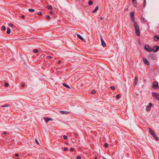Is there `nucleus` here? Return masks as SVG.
Segmentation results:
<instances>
[{"mask_svg": "<svg viewBox=\"0 0 159 159\" xmlns=\"http://www.w3.org/2000/svg\"><path fill=\"white\" fill-rule=\"evenodd\" d=\"M111 89L113 90L115 89V87L113 86H111Z\"/></svg>", "mask_w": 159, "mask_h": 159, "instance_id": "c9c22d12", "label": "nucleus"}, {"mask_svg": "<svg viewBox=\"0 0 159 159\" xmlns=\"http://www.w3.org/2000/svg\"><path fill=\"white\" fill-rule=\"evenodd\" d=\"M149 132L152 135H154V134H155V133L154 132V131L152 130L151 128H149Z\"/></svg>", "mask_w": 159, "mask_h": 159, "instance_id": "9b49d317", "label": "nucleus"}, {"mask_svg": "<svg viewBox=\"0 0 159 159\" xmlns=\"http://www.w3.org/2000/svg\"><path fill=\"white\" fill-rule=\"evenodd\" d=\"M75 136H76V137H77L78 136V135L77 134H76L75 135Z\"/></svg>", "mask_w": 159, "mask_h": 159, "instance_id": "3c124183", "label": "nucleus"}, {"mask_svg": "<svg viewBox=\"0 0 159 159\" xmlns=\"http://www.w3.org/2000/svg\"><path fill=\"white\" fill-rule=\"evenodd\" d=\"M152 103H149V104L148 106L147 107V108H149L150 107H151L152 106Z\"/></svg>", "mask_w": 159, "mask_h": 159, "instance_id": "a878e982", "label": "nucleus"}, {"mask_svg": "<svg viewBox=\"0 0 159 159\" xmlns=\"http://www.w3.org/2000/svg\"><path fill=\"white\" fill-rule=\"evenodd\" d=\"M134 26L135 30V33L138 36H140L139 27L136 22H135L134 24Z\"/></svg>", "mask_w": 159, "mask_h": 159, "instance_id": "f257e3e1", "label": "nucleus"}, {"mask_svg": "<svg viewBox=\"0 0 159 159\" xmlns=\"http://www.w3.org/2000/svg\"><path fill=\"white\" fill-rule=\"evenodd\" d=\"M7 134V132H6L5 131V132H3V134Z\"/></svg>", "mask_w": 159, "mask_h": 159, "instance_id": "09e8293b", "label": "nucleus"}, {"mask_svg": "<svg viewBox=\"0 0 159 159\" xmlns=\"http://www.w3.org/2000/svg\"><path fill=\"white\" fill-rule=\"evenodd\" d=\"M143 61H144V63L145 64L147 65H149V62L148 61V60H147L145 58H143Z\"/></svg>", "mask_w": 159, "mask_h": 159, "instance_id": "6e6552de", "label": "nucleus"}, {"mask_svg": "<svg viewBox=\"0 0 159 159\" xmlns=\"http://www.w3.org/2000/svg\"><path fill=\"white\" fill-rule=\"evenodd\" d=\"M63 85L65 87H66V88H68V89H70V88L69 87V86L68 85L66 84L65 83H63Z\"/></svg>", "mask_w": 159, "mask_h": 159, "instance_id": "aec40b11", "label": "nucleus"}, {"mask_svg": "<svg viewBox=\"0 0 159 159\" xmlns=\"http://www.w3.org/2000/svg\"><path fill=\"white\" fill-rule=\"evenodd\" d=\"M136 0H132V1H136Z\"/></svg>", "mask_w": 159, "mask_h": 159, "instance_id": "864d4df0", "label": "nucleus"}, {"mask_svg": "<svg viewBox=\"0 0 159 159\" xmlns=\"http://www.w3.org/2000/svg\"><path fill=\"white\" fill-rule=\"evenodd\" d=\"M152 87L154 89H157L159 88L158 83L157 81H154L153 83Z\"/></svg>", "mask_w": 159, "mask_h": 159, "instance_id": "f03ea898", "label": "nucleus"}, {"mask_svg": "<svg viewBox=\"0 0 159 159\" xmlns=\"http://www.w3.org/2000/svg\"><path fill=\"white\" fill-rule=\"evenodd\" d=\"M132 3L134 5L135 7H137V2L136 0V1H132Z\"/></svg>", "mask_w": 159, "mask_h": 159, "instance_id": "2eb2a0df", "label": "nucleus"}, {"mask_svg": "<svg viewBox=\"0 0 159 159\" xmlns=\"http://www.w3.org/2000/svg\"><path fill=\"white\" fill-rule=\"evenodd\" d=\"M36 143L38 145L39 144V143L38 142V140L36 139Z\"/></svg>", "mask_w": 159, "mask_h": 159, "instance_id": "c03bdc74", "label": "nucleus"}, {"mask_svg": "<svg viewBox=\"0 0 159 159\" xmlns=\"http://www.w3.org/2000/svg\"><path fill=\"white\" fill-rule=\"evenodd\" d=\"M30 12H33L35 11V10L31 8L29 9L28 10Z\"/></svg>", "mask_w": 159, "mask_h": 159, "instance_id": "393cba45", "label": "nucleus"}, {"mask_svg": "<svg viewBox=\"0 0 159 159\" xmlns=\"http://www.w3.org/2000/svg\"><path fill=\"white\" fill-rule=\"evenodd\" d=\"M21 86H22V87H25V84H22V85H21Z\"/></svg>", "mask_w": 159, "mask_h": 159, "instance_id": "de8ad7c7", "label": "nucleus"}, {"mask_svg": "<svg viewBox=\"0 0 159 159\" xmlns=\"http://www.w3.org/2000/svg\"><path fill=\"white\" fill-rule=\"evenodd\" d=\"M95 92H96L95 90H93L91 92L92 93L94 94V93H95Z\"/></svg>", "mask_w": 159, "mask_h": 159, "instance_id": "473e14b6", "label": "nucleus"}, {"mask_svg": "<svg viewBox=\"0 0 159 159\" xmlns=\"http://www.w3.org/2000/svg\"><path fill=\"white\" fill-rule=\"evenodd\" d=\"M61 63V61H60V60H59L58 61H57V63L58 64H60V63Z\"/></svg>", "mask_w": 159, "mask_h": 159, "instance_id": "49530a36", "label": "nucleus"}, {"mask_svg": "<svg viewBox=\"0 0 159 159\" xmlns=\"http://www.w3.org/2000/svg\"><path fill=\"white\" fill-rule=\"evenodd\" d=\"M152 136L154 138H155V139L156 140H159V138L156 136V135L155 134V133L154 134V135H153Z\"/></svg>", "mask_w": 159, "mask_h": 159, "instance_id": "ddd939ff", "label": "nucleus"}, {"mask_svg": "<svg viewBox=\"0 0 159 159\" xmlns=\"http://www.w3.org/2000/svg\"><path fill=\"white\" fill-rule=\"evenodd\" d=\"M141 21L142 22H147V20L145 19L144 17H141Z\"/></svg>", "mask_w": 159, "mask_h": 159, "instance_id": "a211bd4d", "label": "nucleus"}, {"mask_svg": "<svg viewBox=\"0 0 159 159\" xmlns=\"http://www.w3.org/2000/svg\"><path fill=\"white\" fill-rule=\"evenodd\" d=\"M94 159H98L97 157H95Z\"/></svg>", "mask_w": 159, "mask_h": 159, "instance_id": "603ef678", "label": "nucleus"}, {"mask_svg": "<svg viewBox=\"0 0 159 159\" xmlns=\"http://www.w3.org/2000/svg\"><path fill=\"white\" fill-rule=\"evenodd\" d=\"M47 8L49 10H52V7L51 5H49L47 6Z\"/></svg>", "mask_w": 159, "mask_h": 159, "instance_id": "4be33fe9", "label": "nucleus"}, {"mask_svg": "<svg viewBox=\"0 0 159 159\" xmlns=\"http://www.w3.org/2000/svg\"><path fill=\"white\" fill-rule=\"evenodd\" d=\"M145 4H146V0H144V2L143 4V8H144L145 6Z\"/></svg>", "mask_w": 159, "mask_h": 159, "instance_id": "bb28decb", "label": "nucleus"}, {"mask_svg": "<svg viewBox=\"0 0 159 159\" xmlns=\"http://www.w3.org/2000/svg\"><path fill=\"white\" fill-rule=\"evenodd\" d=\"M159 49V47L158 46H155L153 47L152 51L155 52H157Z\"/></svg>", "mask_w": 159, "mask_h": 159, "instance_id": "423d86ee", "label": "nucleus"}, {"mask_svg": "<svg viewBox=\"0 0 159 159\" xmlns=\"http://www.w3.org/2000/svg\"><path fill=\"white\" fill-rule=\"evenodd\" d=\"M38 14L39 16H41L42 15V13L40 11L38 13Z\"/></svg>", "mask_w": 159, "mask_h": 159, "instance_id": "c85d7f7f", "label": "nucleus"}, {"mask_svg": "<svg viewBox=\"0 0 159 159\" xmlns=\"http://www.w3.org/2000/svg\"><path fill=\"white\" fill-rule=\"evenodd\" d=\"M11 33V30L10 29V28L9 27H8L7 28V34H9L10 33Z\"/></svg>", "mask_w": 159, "mask_h": 159, "instance_id": "6ab92c4d", "label": "nucleus"}, {"mask_svg": "<svg viewBox=\"0 0 159 159\" xmlns=\"http://www.w3.org/2000/svg\"><path fill=\"white\" fill-rule=\"evenodd\" d=\"M15 159H20V158H16Z\"/></svg>", "mask_w": 159, "mask_h": 159, "instance_id": "5fc2aeb1", "label": "nucleus"}, {"mask_svg": "<svg viewBox=\"0 0 159 159\" xmlns=\"http://www.w3.org/2000/svg\"><path fill=\"white\" fill-rule=\"evenodd\" d=\"M47 59L48 60H49L51 58V57L50 56H48L46 57Z\"/></svg>", "mask_w": 159, "mask_h": 159, "instance_id": "c756f323", "label": "nucleus"}, {"mask_svg": "<svg viewBox=\"0 0 159 159\" xmlns=\"http://www.w3.org/2000/svg\"><path fill=\"white\" fill-rule=\"evenodd\" d=\"M130 17L132 21L134 23L136 22L135 21L134 17V12H132L130 14Z\"/></svg>", "mask_w": 159, "mask_h": 159, "instance_id": "39448f33", "label": "nucleus"}, {"mask_svg": "<svg viewBox=\"0 0 159 159\" xmlns=\"http://www.w3.org/2000/svg\"><path fill=\"white\" fill-rule=\"evenodd\" d=\"M78 0H76V1H77Z\"/></svg>", "mask_w": 159, "mask_h": 159, "instance_id": "6e6d98bb", "label": "nucleus"}, {"mask_svg": "<svg viewBox=\"0 0 159 159\" xmlns=\"http://www.w3.org/2000/svg\"><path fill=\"white\" fill-rule=\"evenodd\" d=\"M103 18V17H100V20H102Z\"/></svg>", "mask_w": 159, "mask_h": 159, "instance_id": "8fccbe9b", "label": "nucleus"}, {"mask_svg": "<svg viewBox=\"0 0 159 159\" xmlns=\"http://www.w3.org/2000/svg\"><path fill=\"white\" fill-rule=\"evenodd\" d=\"M144 49L148 52H150L152 51V48L148 45H145L144 47Z\"/></svg>", "mask_w": 159, "mask_h": 159, "instance_id": "20e7f679", "label": "nucleus"}, {"mask_svg": "<svg viewBox=\"0 0 159 159\" xmlns=\"http://www.w3.org/2000/svg\"><path fill=\"white\" fill-rule=\"evenodd\" d=\"M2 29L3 30H6V27L5 26H3L2 27Z\"/></svg>", "mask_w": 159, "mask_h": 159, "instance_id": "72a5a7b5", "label": "nucleus"}, {"mask_svg": "<svg viewBox=\"0 0 159 159\" xmlns=\"http://www.w3.org/2000/svg\"><path fill=\"white\" fill-rule=\"evenodd\" d=\"M116 98H117L118 99H119L120 98V95L119 94H117L116 96Z\"/></svg>", "mask_w": 159, "mask_h": 159, "instance_id": "7c9ffc66", "label": "nucleus"}, {"mask_svg": "<svg viewBox=\"0 0 159 159\" xmlns=\"http://www.w3.org/2000/svg\"><path fill=\"white\" fill-rule=\"evenodd\" d=\"M98 6H97L96 7H95V9L92 12V13H95L98 10Z\"/></svg>", "mask_w": 159, "mask_h": 159, "instance_id": "f3484780", "label": "nucleus"}, {"mask_svg": "<svg viewBox=\"0 0 159 159\" xmlns=\"http://www.w3.org/2000/svg\"><path fill=\"white\" fill-rule=\"evenodd\" d=\"M63 138L64 139H66L67 138V137L66 135H64L63 136Z\"/></svg>", "mask_w": 159, "mask_h": 159, "instance_id": "e433bc0d", "label": "nucleus"}, {"mask_svg": "<svg viewBox=\"0 0 159 159\" xmlns=\"http://www.w3.org/2000/svg\"><path fill=\"white\" fill-rule=\"evenodd\" d=\"M74 150V148H70V151H73Z\"/></svg>", "mask_w": 159, "mask_h": 159, "instance_id": "a19ab883", "label": "nucleus"}, {"mask_svg": "<svg viewBox=\"0 0 159 159\" xmlns=\"http://www.w3.org/2000/svg\"><path fill=\"white\" fill-rule=\"evenodd\" d=\"M15 156L16 157H19V155L18 153H16L15 154Z\"/></svg>", "mask_w": 159, "mask_h": 159, "instance_id": "79ce46f5", "label": "nucleus"}, {"mask_svg": "<svg viewBox=\"0 0 159 159\" xmlns=\"http://www.w3.org/2000/svg\"><path fill=\"white\" fill-rule=\"evenodd\" d=\"M77 36L78 37L79 39H80V40H82V41H84V38L83 37H82L80 34H77Z\"/></svg>", "mask_w": 159, "mask_h": 159, "instance_id": "4468645a", "label": "nucleus"}, {"mask_svg": "<svg viewBox=\"0 0 159 159\" xmlns=\"http://www.w3.org/2000/svg\"><path fill=\"white\" fill-rule=\"evenodd\" d=\"M46 18L48 20H50V17L49 15H47L46 16Z\"/></svg>", "mask_w": 159, "mask_h": 159, "instance_id": "5701e85b", "label": "nucleus"}, {"mask_svg": "<svg viewBox=\"0 0 159 159\" xmlns=\"http://www.w3.org/2000/svg\"><path fill=\"white\" fill-rule=\"evenodd\" d=\"M9 25L11 27H13L14 26L11 23H10Z\"/></svg>", "mask_w": 159, "mask_h": 159, "instance_id": "f704fd0d", "label": "nucleus"}, {"mask_svg": "<svg viewBox=\"0 0 159 159\" xmlns=\"http://www.w3.org/2000/svg\"><path fill=\"white\" fill-rule=\"evenodd\" d=\"M10 105L9 104H5L3 105L1 107H10Z\"/></svg>", "mask_w": 159, "mask_h": 159, "instance_id": "412c9836", "label": "nucleus"}, {"mask_svg": "<svg viewBox=\"0 0 159 159\" xmlns=\"http://www.w3.org/2000/svg\"><path fill=\"white\" fill-rule=\"evenodd\" d=\"M100 37L101 40V44L102 46H103V47H105L106 46V43H105V42L103 40L102 37V36L101 35Z\"/></svg>", "mask_w": 159, "mask_h": 159, "instance_id": "0eeeda50", "label": "nucleus"}, {"mask_svg": "<svg viewBox=\"0 0 159 159\" xmlns=\"http://www.w3.org/2000/svg\"><path fill=\"white\" fill-rule=\"evenodd\" d=\"M64 151H68V149L67 148H64Z\"/></svg>", "mask_w": 159, "mask_h": 159, "instance_id": "58836bf2", "label": "nucleus"}, {"mask_svg": "<svg viewBox=\"0 0 159 159\" xmlns=\"http://www.w3.org/2000/svg\"><path fill=\"white\" fill-rule=\"evenodd\" d=\"M93 3V1H92L90 0L88 4L89 5H92Z\"/></svg>", "mask_w": 159, "mask_h": 159, "instance_id": "b1692460", "label": "nucleus"}, {"mask_svg": "<svg viewBox=\"0 0 159 159\" xmlns=\"http://www.w3.org/2000/svg\"><path fill=\"white\" fill-rule=\"evenodd\" d=\"M104 146L106 147H108V144L107 143H105L104 144Z\"/></svg>", "mask_w": 159, "mask_h": 159, "instance_id": "ea45409f", "label": "nucleus"}, {"mask_svg": "<svg viewBox=\"0 0 159 159\" xmlns=\"http://www.w3.org/2000/svg\"><path fill=\"white\" fill-rule=\"evenodd\" d=\"M21 18L22 19H24L25 18V16L24 15H22L21 16Z\"/></svg>", "mask_w": 159, "mask_h": 159, "instance_id": "37998d69", "label": "nucleus"}, {"mask_svg": "<svg viewBox=\"0 0 159 159\" xmlns=\"http://www.w3.org/2000/svg\"><path fill=\"white\" fill-rule=\"evenodd\" d=\"M134 85L135 86L137 84L138 82V79L136 76H135L134 79Z\"/></svg>", "mask_w": 159, "mask_h": 159, "instance_id": "1a4fd4ad", "label": "nucleus"}, {"mask_svg": "<svg viewBox=\"0 0 159 159\" xmlns=\"http://www.w3.org/2000/svg\"><path fill=\"white\" fill-rule=\"evenodd\" d=\"M152 95L155 99L159 100V94L155 92H153L152 93Z\"/></svg>", "mask_w": 159, "mask_h": 159, "instance_id": "7ed1b4c3", "label": "nucleus"}, {"mask_svg": "<svg viewBox=\"0 0 159 159\" xmlns=\"http://www.w3.org/2000/svg\"><path fill=\"white\" fill-rule=\"evenodd\" d=\"M9 86V84L8 83H5V86L6 87H8Z\"/></svg>", "mask_w": 159, "mask_h": 159, "instance_id": "2f4dec72", "label": "nucleus"}, {"mask_svg": "<svg viewBox=\"0 0 159 159\" xmlns=\"http://www.w3.org/2000/svg\"><path fill=\"white\" fill-rule=\"evenodd\" d=\"M33 51V52L34 53H36L38 52V51L37 49H34Z\"/></svg>", "mask_w": 159, "mask_h": 159, "instance_id": "cd10ccee", "label": "nucleus"}, {"mask_svg": "<svg viewBox=\"0 0 159 159\" xmlns=\"http://www.w3.org/2000/svg\"><path fill=\"white\" fill-rule=\"evenodd\" d=\"M53 120L52 119L50 118H46L45 119L46 122H48L49 120Z\"/></svg>", "mask_w": 159, "mask_h": 159, "instance_id": "dca6fc26", "label": "nucleus"}, {"mask_svg": "<svg viewBox=\"0 0 159 159\" xmlns=\"http://www.w3.org/2000/svg\"><path fill=\"white\" fill-rule=\"evenodd\" d=\"M154 39L155 41H159V35L155 36Z\"/></svg>", "mask_w": 159, "mask_h": 159, "instance_id": "f8f14e48", "label": "nucleus"}, {"mask_svg": "<svg viewBox=\"0 0 159 159\" xmlns=\"http://www.w3.org/2000/svg\"><path fill=\"white\" fill-rule=\"evenodd\" d=\"M49 13L51 14H53V12L51 11H49Z\"/></svg>", "mask_w": 159, "mask_h": 159, "instance_id": "a18cd8bd", "label": "nucleus"}, {"mask_svg": "<svg viewBox=\"0 0 159 159\" xmlns=\"http://www.w3.org/2000/svg\"><path fill=\"white\" fill-rule=\"evenodd\" d=\"M77 159H81V157L80 156H78L76 157Z\"/></svg>", "mask_w": 159, "mask_h": 159, "instance_id": "4c0bfd02", "label": "nucleus"}, {"mask_svg": "<svg viewBox=\"0 0 159 159\" xmlns=\"http://www.w3.org/2000/svg\"><path fill=\"white\" fill-rule=\"evenodd\" d=\"M60 113H61L62 114H67L70 113L69 111H60Z\"/></svg>", "mask_w": 159, "mask_h": 159, "instance_id": "9d476101", "label": "nucleus"}]
</instances>
